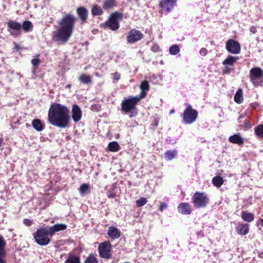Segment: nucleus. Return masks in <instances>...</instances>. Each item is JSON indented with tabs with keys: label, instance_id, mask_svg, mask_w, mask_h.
I'll list each match as a JSON object with an SVG mask.
<instances>
[{
	"label": "nucleus",
	"instance_id": "43",
	"mask_svg": "<svg viewBox=\"0 0 263 263\" xmlns=\"http://www.w3.org/2000/svg\"><path fill=\"white\" fill-rule=\"evenodd\" d=\"M199 53L201 56H205L208 53V50L206 48H202L200 50Z\"/></svg>",
	"mask_w": 263,
	"mask_h": 263
},
{
	"label": "nucleus",
	"instance_id": "18",
	"mask_svg": "<svg viewBox=\"0 0 263 263\" xmlns=\"http://www.w3.org/2000/svg\"><path fill=\"white\" fill-rule=\"evenodd\" d=\"M140 88L141 91L140 95L137 97L141 99L146 96L147 92L149 90V85L148 82L146 81H143L140 85Z\"/></svg>",
	"mask_w": 263,
	"mask_h": 263
},
{
	"label": "nucleus",
	"instance_id": "1",
	"mask_svg": "<svg viewBox=\"0 0 263 263\" xmlns=\"http://www.w3.org/2000/svg\"><path fill=\"white\" fill-rule=\"evenodd\" d=\"M76 21L71 13H66L58 22L59 27L53 33V40L61 44L66 43L71 36Z\"/></svg>",
	"mask_w": 263,
	"mask_h": 263
},
{
	"label": "nucleus",
	"instance_id": "42",
	"mask_svg": "<svg viewBox=\"0 0 263 263\" xmlns=\"http://www.w3.org/2000/svg\"><path fill=\"white\" fill-rule=\"evenodd\" d=\"M111 76H112L114 80L116 81H118L120 79V74L117 72L111 73Z\"/></svg>",
	"mask_w": 263,
	"mask_h": 263
},
{
	"label": "nucleus",
	"instance_id": "5",
	"mask_svg": "<svg viewBox=\"0 0 263 263\" xmlns=\"http://www.w3.org/2000/svg\"><path fill=\"white\" fill-rule=\"evenodd\" d=\"M194 205L197 208H205L209 202L208 195L204 193L196 192L192 198Z\"/></svg>",
	"mask_w": 263,
	"mask_h": 263
},
{
	"label": "nucleus",
	"instance_id": "8",
	"mask_svg": "<svg viewBox=\"0 0 263 263\" xmlns=\"http://www.w3.org/2000/svg\"><path fill=\"white\" fill-rule=\"evenodd\" d=\"M123 19V14L118 12L112 13L106 22V25L111 30H117L119 28V21Z\"/></svg>",
	"mask_w": 263,
	"mask_h": 263
},
{
	"label": "nucleus",
	"instance_id": "11",
	"mask_svg": "<svg viewBox=\"0 0 263 263\" xmlns=\"http://www.w3.org/2000/svg\"><path fill=\"white\" fill-rule=\"evenodd\" d=\"M143 38V33L138 30L133 29H131L126 36L127 42L128 43H134Z\"/></svg>",
	"mask_w": 263,
	"mask_h": 263
},
{
	"label": "nucleus",
	"instance_id": "3",
	"mask_svg": "<svg viewBox=\"0 0 263 263\" xmlns=\"http://www.w3.org/2000/svg\"><path fill=\"white\" fill-rule=\"evenodd\" d=\"M141 99L137 96L129 98L122 101L121 109L129 117H135L137 115L136 106Z\"/></svg>",
	"mask_w": 263,
	"mask_h": 263
},
{
	"label": "nucleus",
	"instance_id": "47",
	"mask_svg": "<svg viewBox=\"0 0 263 263\" xmlns=\"http://www.w3.org/2000/svg\"><path fill=\"white\" fill-rule=\"evenodd\" d=\"M6 252H0V263H6V261L3 259L6 256Z\"/></svg>",
	"mask_w": 263,
	"mask_h": 263
},
{
	"label": "nucleus",
	"instance_id": "35",
	"mask_svg": "<svg viewBox=\"0 0 263 263\" xmlns=\"http://www.w3.org/2000/svg\"><path fill=\"white\" fill-rule=\"evenodd\" d=\"M91 13L93 15H100L103 13V10L101 7L95 5L91 9Z\"/></svg>",
	"mask_w": 263,
	"mask_h": 263
},
{
	"label": "nucleus",
	"instance_id": "36",
	"mask_svg": "<svg viewBox=\"0 0 263 263\" xmlns=\"http://www.w3.org/2000/svg\"><path fill=\"white\" fill-rule=\"evenodd\" d=\"M180 48L177 45H173L171 46L169 48L170 53L172 55H177L180 52Z\"/></svg>",
	"mask_w": 263,
	"mask_h": 263
},
{
	"label": "nucleus",
	"instance_id": "54",
	"mask_svg": "<svg viewBox=\"0 0 263 263\" xmlns=\"http://www.w3.org/2000/svg\"><path fill=\"white\" fill-rule=\"evenodd\" d=\"M67 87H70V85H67Z\"/></svg>",
	"mask_w": 263,
	"mask_h": 263
},
{
	"label": "nucleus",
	"instance_id": "32",
	"mask_svg": "<svg viewBox=\"0 0 263 263\" xmlns=\"http://www.w3.org/2000/svg\"><path fill=\"white\" fill-rule=\"evenodd\" d=\"M177 155V151H167L164 154V157L169 161L173 160Z\"/></svg>",
	"mask_w": 263,
	"mask_h": 263
},
{
	"label": "nucleus",
	"instance_id": "7",
	"mask_svg": "<svg viewBox=\"0 0 263 263\" xmlns=\"http://www.w3.org/2000/svg\"><path fill=\"white\" fill-rule=\"evenodd\" d=\"M250 77L251 82L254 86H258L262 83L263 71L259 67L252 68L250 71Z\"/></svg>",
	"mask_w": 263,
	"mask_h": 263
},
{
	"label": "nucleus",
	"instance_id": "14",
	"mask_svg": "<svg viewBox=\"0 0 263 263\" xmlns=\"http://www.w3.org/2000/svg\"><path fill=\"white\" fill-rule=\"evenodd\" d=\"M72 118L76 123L79 122L82 118V110L77 104H73L71 110Z\"/></svg>",
	"mask_w": 263,
	"mask_h": 263
},
{
	"label": "nucleus",
	"instance_id": "37",
	"mask_svg": "<svg viewBox=\"0 0 263 263\" xmlns=\"http://www.w3.org/2000/svg\"><path fill=\"white\" fill-rule=\"evenodd\" d=\"M106 195L109 198H115L116 197V192L115 187L112 185L106 193Z\"/></svg>",
	"mask_w": 263,
	"mask_h": 263
},
{
	"label": "nucleus",
	"instance_id": "27",
	"mask_svg": "<svg viewBox=\"0 0 263 263\" xmlns=\"http://www.w3.org/2000/svg\"><path fill=\"white\" fill-rule=\"evenodd\" d=\"M64 263H80V259L76 255L69 254Z\"/></svg>",
	"mask_w": 263,
	"mask_h": 263
},
{
	"label": "nucleus",
	"instance_id": "25",
	"mask_svg": "<svg viewBox=\"0 0 263 263\" xmlns=\"http://www.w3.org/2000/svg\"><path fill=\"white\" fill-rule=\"evenodd\" d=\"M107 148L110 152H117L119 151L120 146L117 142L112 141L108 143Z\"/></svg>",
	"mask_w": 263,
	"mask_h": 263
},
{
	"label": "nucleus",
	"instance_id": "50",
	"mask_svg": "<svg viewBox=\"0 0 263 263\" xmlns=\"http://www.w3.org/2000/svg\"><path fill=\"white\" fill-rule=\"evenodd\" d=\"M36 68H37V67H33V68L32 69V72L35 74V71L36 70Z\"/></svg>",
	"mask_w": 263,
	"mask_h": 263
},
{
	"label": "nucleus",
	"instance_id": "9",
	"mask_svg": "<svg viewBox=\"0 0 263 263\" xmlns=\"http://www.w3.org/2000/svg\"><path fill=\"white\" fill-rule=\"evenodd\" d=\"M111 245L109 241H105L100 244L98 250L100 256L104 258L110 257Z\"/></svg>",
	"mask_w": 263,
	"mask_h": 263
},
{
	"label": "nucleus",
	"instance_id": "2",
	"mask_svg": "<svg viewBox=\"0 0 263 263\" xmlns=\"http://www.w3.org/2000/svg\"><path fill=\"white\" fill-rule=\"evenodd\" d=\"M69 113V110L65 106L59 103H52L48 111V121L53 126L65 128L70 120Z\"/></svg>",
	"mask_w": 263,
	"mask_h": 263
},
{
	"label": "nucleus",
	"instance_id": "10",
	"mask_svg": "<svg viewBox=\"0 0 263 263\" xmlns=\"http://www.w3.org/2000/svg\"><path fill=\"white\" fill-rule=\"evenodd\" d=\"M8 30L10 34L14 37H17L20 34L22 25L15 21H10L7 23Z\"/></svg>",
	"mask_w": 263,
	"mask_h": 263
},
{
	"label": "nucleus",
	"instance_id": "13",
	"mask_svg": "<svg viewBox=\"0 0 263 263\" xmlns=\"http://www.w3.org/2000/svg\"><path fill=\"white\" fill-rule=\"evenodd\" d=\"M177 0H162L160 4L162 11L168 13L172 11L176 5Z\"/></svg>",
	"mask_w": 263,
	"mask_h": 263
},
{
	"label": "nucleus",
	"instance_id": "38",
	"mask_svg": "<svg viewBox=\"0 0 263 263\" xmlns=\"http://www.w3.org/2000/svg\"><path fill=\"white\" fill-rule=\"evenodd\" d=\"M147 202L146 198L141 197L140 199L136 200V205L138 207H141L145 205Z\"/></svg>",
	"mask_w": 263,
	"mask_h": 263
},
{
	"label": "nucleus",
	"instance_id": "21",
	"mask_svg": "<svg viewBox=\"0 0 263 263\" xmlns=\"http://www.w3.org/2000/svg\"><path fill=\"white\" fill-rule=\"evenodd\" d=\"M32 127L37 132H41L45 129V125L43 124L41 120L38 119H34L32 122Z\"/></svg>",
	"mask_w": 263,
	"mask_h": 263
},
{
	"label": "nucleus",
	"instance_id": "24",
	"mask_svg": "<svg viewBox=\"0 0 263 263\" xmlns=\"http://www.w3.org/2000/svg\"><path fill=\"white\" fill-rule=\"evenodd\" d=\"M241 216L244 221L248 222L252 221L254 219V215L251 213H248L247 211H242Z\"/></svg>",
	"mask_w": 263,
	"mask_h": 263
},
{
	"label": "nucleus",
	"instance_id": "29",
	"mask_svg": "<svg viewBox=\"0 0 263 263\" xmlns=\"http://www.w3.org/2000/svg\"><path fill=\"white\" fill-rule=\"evenodd\" d=\"M212 182L215 186L220 187L223 183V179L222 177L217 176L213 178Z\"/></svg>",
	"mask_w": 263,
	"mask_h": 263
},
{
	"label": "nucleus",
	"instance_id": "46",
	"mask_svg": "<svg viewBox=\"0 0 263 263\" xmlns=\"http://www.w3.org/2000/svg\"><path fill=\"white\" fill-rule=\"evenodd\" d=\"M23 223L27 226H30L32 224V221L29 219H24Z\"/></svg>",
	"mask_w": 263,
	"mask_h": 263
},
{
	"label": "nucleus",
	"instance_id": "45",
	"mask_svg": "<svg viewBox=\"0 0 263 263\" xmlns=\"http://www.w3.org/2000/svg\"><path fill=\"white\" fill-rule=\"evenodd\" d=\"M225 66L226 67H225L224 69L223 70V73L224 74L230 73L232 69L231 68H230L229 67V66Z\"/></svg>",
	"mask_w": 263,
	"mask_h": 263
},
{
	"label": "nucleus",
	"instance_id": "33",
	"mask_svg": "<svg viewBox=\"0 0 263 263\" xmlns=\"http://www.w3.org/2000/svg\"><path fill=\"white\" fill-rule=\"evenodd\" d=\"M22 27L26 32H30L32 30L33 25L30 21H25L23 22Z\"/></svg>",
	"mask_w": 263,
	"mask_h": 263
},
{
	"label": "nucleus",
	"instance_id": "51",
	"mask_svg": "<svg viewBox=\"0 0 263 263\" xmlns=\"http://www.w3.org/2000/svg\"><path fill=\"white\" fill-rule=\"evenodd\" d=\"M259 223L260 224V225L263 227V219H259Z\"/></svg>",
	"mask_w": 263,
	"mask_h": 263
},
{
	"label": "nucleus",
	"instance_id": "31",
	"mask_svg": "<svg viewBox=\"0 0 263 263\" xmlns=\"http://www.w3.org/2000/svg\"><path fill=\"white\" fill-rule=\"evenodd\" d=\"M79 81L84 84L90 83L91 82V78L86 74H81L79 78Z\"/></svg>",
	"mask_w": 263,
	"mask_h": 263
},
{
	"label": "nucleus",
	"instance_id": "15",
	"mask_svg": "<svg viewBox=\"0 0 263 263\" xmlns=\"http://www.w3.org/2000/svg\"><path fill=\"white\" fill-rule=\"evenodd\" d=\"M50 234V237H52V236L56 233L60 231H63L67 229V226L65 224L63 223H58L55 224L53 226H51L47 228Z\"/></svg>",
	"mask_w": 263,
	"mask_h": 263
},
{
	"label": "nucleus",
	"instance_id": "20",
	"mask_svg": "<svg viewBox=\"0 0 263 263\" xmlns=\"http://www.w3.org/2000/svg\"><path fill=\"white\" fill-rule=\"evenodd\" d=\"M178 210L182 214L186 215L191 213L190 205L187 203H181L178 206Z\"/></svg>",
	"mask_w": 263,
	"mask_h": 263
},
{
	"label": "nucleus",
	"instance_id": "49",
	"mask_svg": "<svg viewBox=\"0 0 263 263\" xmlns=\"http://www.w3.org/2000/svg\"><path fill=\"white\" fill-rule=\"evenodd\" d=\"M152 50L154 52H157L159 50V46L157 45H154L152 47Z\"/></svg>",
	"mask_w": 263,
	"mask_h": 263
},
{
	"label": "nucleus",
	"instance_id": "6",
	"mask_svg": "<svg viewBox=\"0 0 263 263\" xmlns=\"http://www.w3.org/2000/svg\"><path fill=\"white\" fill-rule=\"evenodd\" d=\"M186 109L182 115L183 121L186 124H192L194 122L198 117V112L192 108L190 104H186Z\"/></svg>",
	"mask_w": 263,
	"mask_h": 263
},
{
	"label": "nucleus",
	"instance_id": "40",
	"mask_svg": "<svg viewBox=\"0 0 263 263\" xmlns=\"http://www.w3.org/2000/svg\"><path fill=\"white\" fill-rule=\"evenodd\" d=\"M85 263H98L97 258L93 255H89L85 260Z\"/></svg>",
	"mask_w": 263,
	"mask_h": 263
},
{
	"label": "nucleus",
	"instance_id": "39",
	"mask_svg": "<svg viewBox=\"0 0 263 263\" xmlns=\"http://www.w3.org/2000/svg\"><path fill=\"white\" fill-rule=\"evenodd\" d=\"M6 245V243L3 237L0 235V252H6L5 250Z\"/></svg>",
	"mask_w": 263,
	"mask_h": 263
},
{
	"label": "nucleus",
	"instance_id": "41",
	"mask_svg": "<svg viewBox=\"0 0 263 263\" xmlns=\"http://www.w3.org/2000/svg\"><path fill=\"white\" fill-rule=\"evenodd\" d=\"M41 63L40 60L37 58H34L31 60V64L33 67H37Z\"/></svg>",
	"mask_w": 263,
	"mask_h": 263
},
{
	"label": "nucleus",
	"instance_id": "22",
	"mask_svg": "<svg viewBox=\"0 0 263 263\" xmlns=\"http://www.w3.org/2000/svg\"><path fill=\"white\" fill-rule=\"evenodd\" d=\"M229 141L238 145L242 144L244 142L243 138L239 134H235L229 137Z\"/></svg>",
	"mask_w": 263,
	"mask_h": 263
},
{
	"label": "nucleus",
	"instance_id": "48",
	"mask_svg": "<svg viewBox=\"0 0 263 263\" xmlns=\"http://www.w3.org/2000/svg\"><path fill=\"white\" fill-rule=\"evenodd\" d=\"M250 31L251 32L255 34L257 32V29L255 26H251L250 28Z\"/></svg>",
	"mask_w": 263,
	"mask_h": 263
},
{
	"label": "nucleus",
	"instance_id": "19",
	"mask_svg": "<svg viewBox=\"0 0 263 263\" xmlns=\"http://www.w3.org/2000/svg\"><path fill=\"white\" fill-rule=\"evenodd\" d=\"M237 233L241 235H247L249 231V226L247 223H239L236 230Z\"/></svg>",
	"mask_w": 263,
	"mask_h": 263
},
{
	"label": "nucleus",
	"instance_id": "23",
	"mask_svg": "<svg viewBox=\"0 0 263 263\" xmlns=\"http://www.w3.org/2000/svg\"><path fill=\"white\" fill-rule=\"evenodd\" d=\"M238 60V57L229 55L223 61L222 64L224 66H233L234 64L236 63Z\"/></svg>",
	"mask_w": 263,
	"mask_h": 263
},
{
	"label": "nucleus",
	"instance_id": "17",
	"mask_svg": "<svg viewBox=\"0 0 263 263\" xmlns=\"http://www.w3.org/2000/svg\"><path fill=\"white\" fill-rule=\"evenodd\" d=\"M107 235L112 239H118L121 236V231L116 227H109L107 232Z\"/></svg>",
	"mask_w": 263,
	"mask_h": 263
},
{
	"label": "nucleus",
	"instance_id": "16",
	"mask_svg": "<svg viewBox=\"0 0 263 263\" xmlns=\"http://www.w3.org/2000/svg\"><path fill=\"white\" fill-rule=\"evenodd\" d=\"M77 13L80 18L81 23H85L87 20L88 17V11L87 10L83 7H78L77 9Z\"/></svg>",
	"mask_w": 263,
	"mask_h": 263
},
{
	"label": "nucleus",
	"instance_id": "28",
	"mask_svg": "<svg viewBox=\"0 0 263 263\" xmlns=\"http://www.w3.org/2000/svg\"><path fill=\"white\" fill-rule=\"evenodd\" d=\"M243 99L242 95V91L241 89H238L236 92L234 96V101L237 103L240 104L242 102Z\"/></svg>",
	"mask_w": 263,
	"mask_h": 263
},
{
	"label": "nucleus",
	"instance_id": "30",
	"mask_svg": "<svg viewBox=\"0 0 263 263\" xmlns=\"http://www.w3.org/2000/svg\"><path fill=\"white\" fill-rule=\"evenodd\" d=\"M90 185L86 183H83L80 186L79 191L81 195H84L89 192Z\"/></svg>",
	"mask_w": 263,
	"mask_h": 263
},
{
	"label": "nucleus",
	"instance_id": "44",
	"mask_svg": "<svg viewBox=\"0 0 263 263\" xmlns=\"http://www.w3.org/2000/svg\"><path fill=\"white\" fill-rule=\"evenodd\" d=\"M167 208V204L166 203H164V202H162L161 203V204L160 205L159 210L162 212L164 210L166 209Z\"/></svg>",
	"mask_w": 263,
	"mask_h": 263
},
{
	"label": "nucleus",
	"instance_id": "4",
	"mask_svg": "<svg viewBox=\"0 0 263 263\" xmlns=\"http://www.w3.org/2000/svg\"><path fill=\"white\" fill-rule=\"evenodd\" d=\"M35 242L40 246H47L50 241V234L47 228L37 230L34 234Z\"/></svg>",
	"mask_w": 263,
	"mask_h": 263
},
{
	"label": "nucleus",
	"instance_id": "12",
	"mask_svg": "<svg viewBox=\"0 0 263 263\" xmlns=\"http://www.w3.org/2000/svg\"><path fill=\"white\" fill-rule=\"evenodd\" d=\"M226 49L230 53L238 54L240 50V46L238 42L233 39L229 40L226 44Z\"/></svg>",
	"mask_w": 263,
	"mask_h": 263
},
{
	"label": "nucleus",
	"instance_id": "53",
	"mask_svg": "<svg viewBox=\"0 0 263 263\" xmlns=\"http://www.w3.org/2000/svg\"><path fill=\"white\" fill-rule=\"evenodd\" d=\"M175 112V110L174 109H172L170 111V114H173Z\"/></svg>",
	"mask_w": 263,
	"mask_h": 263
},
{
	"label": "nucleus",
	"instance_id": "52",
	"mask_svg": "<svg viewBox=\"0 0 263 263\" xmlns=\"http://www.w3.org/2000/svg\"><path fill=\"white\" fill-rule=\"evenodd\" d=\"M245 117V115L243 114H241L239 116V118L238 119V120H239L240 119L243 118Z\"/></svg>",
	"mask_w": 263,
	"mask_h": 263
},
{
	"label": "nucleus",
	"instance_id": "34",
	"mask_svg": "<svg viewBox=\"0 0 263 263\" xmlns=\"http://www.w3.org/2000/svg\"><path fill=\"white\" fill-rule=\"evenodd\" d=\"M255 135L259 138H263V124H259L254 128Z\"/></svg>",
	"mask_w": 263,
	"mask_h": 263
},
{
	"label": "nucleus",
	"instance_id": "26",
	"mask_svg": "<svg viewBox=\"0 0 263 263\" xmlns=\"http://www.w3.org/2000/svg\"><path fill=\"white\" fill-rule=\"evenodd\" d=\"M115 5V0H105L103 3V8L105 10H108L114 7Z\"/></svg>",
	"mask_w": 263,
	"mask_h": 263
}]
</instances>
